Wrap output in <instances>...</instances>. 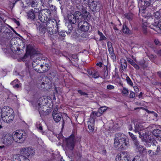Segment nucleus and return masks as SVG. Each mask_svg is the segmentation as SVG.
Wrapping results in <instances>:
<instances>
[{
	"label": "nucleus",
	"instance_id": "f257e3e1",
	"mask_svg": "<svg viewBox=\"0 0 161 161\" xmlns=\"http://www.w3.org/2000/svg\"><path fill=\"white\" fill-rule=\"evenodd\" d=\"M32 66L36 71L43 73L48 71L50 68L49 61L47 58L41 57L36 58L32 62Z\"/></svg>",
	"mask_w": 161,
	"mask_h": 161
},
{
	"label": "nucleus",
	"instance_id": "f03ea898",
	"mask_svg": "<svg viewBox=\"0 0 161 161\" xmlns=\"http://www.w3.org/2000/svg\"><path fill=\"white\" fill-rule=\"evenodd\" d=\"M144 124L143 123L140 121H132L128 128L129 130H133L136 133H138L139 138L142 140L147 141L148 136L144 130Z\"/></svg>",
	"mask_w": 161,
	"mask_h": 161
},
{
	"label": "nucleus",
	"instance_id": "7ed1b4c3",
	"mask_svg": "<svg viewBox=\"0 0 161 161\" xmlns=\"http://www.w3.org/2000/svg\"><path fill=\"white\" fill-rule=\"evenodd\" d=\"M126 136L124 134L118 133L115 135L114 146L116 148L119 147L120 149H125L129 145V141L126 139Z\"/></svg>",
	"mask_w": 161,
	"mask_h": 161
},
{
	"label": "nucleus",
	"instance_id": "20e7f679",
	"mask_svg": "<svg viewBox=\"0 0 161 161\" xmlns=\"http://www.w3.org/2000/svg\"><path fill=\"white\" fill-rule=\"evenodd\" d=\"M47 27V31L50 35L56 34L58 32V26L56 20L54 19L49 17L44 23Z\"/></svg>",
	"mask_w": 161,
	"mask_h": 161
},
{
	"label": "nucleus",
	"instance_id": "39448f33",
	"mask_svg": "<svg viewBox=\"0 0 161 161\" xmlns=\"http://www.w3.org/2000/svg\"><path fill=\"white\" fill-rule=\"evenodd\" d=\"M76 142V136L72 134L68 137L65 138L64 143L65 145L66 152H72L74 149Z\"/></svg>",
	"mask_w": 161,
	"mask_h": 161
},
{
	"label": "nucleus",
	"instance_id": "423d86ee",
	"mask_svg": "<svg viewBox=\"0 0 161 161\" xmlns=\"http://www.w3.org/2000/svg\"><path fill=\"white\" fill-rule=\"evenodd\" d=\"M1 117L4 122L8 123L13 121L14 115L12 109H7L5 108L2 109Z\"/></svg>",
	"mask_w": 161,
	"mask_h": 161
},
{
	"label": "nucleus",
	"instance_id": "0eeeda50",
	"mask_svg": "<svg viewBox=\"0 0 161 161\" xmlns=\"http://www.w3.org/2000/svg\"><path fill=\"white\" fill-rule=\"evenodd\" d=\"M14 141L19 143H23L26 138V134L25 132L16 131L13 135Z\"/></svg>",
	"mask_w": 161,
	"mask_h": 161
},
{
	"label": "nucleus",
	"instance_id": "6e6552de",
	"mask_svg": "<svg viewBox=\"0 0 161 161\" xmlns=\"http://www.w3.org/2000/svg\"><path fill=\"white\" fill-rule=\"evenodd\" d=\"M2 141L6 146V148H7L11 146L14 141L13 135H6L2 138Z\"/></svg>",
	"mask_w": 161,
	"mask_h": 161
},
{
	"label": "nucleus",
	"instance_id": "1a4fd4ad",
	"mask_svg": "<svg viewBox=\"0 0 161 161\" xmlns=\"http://www.w3.org/2000/svg\"><path fill=\"white\" fill-rule=\"evenodd\" d=\"M20 153L25 156L32 157L35 153L34 150L31 147H23L20 150Z\"/></svg>",
	"mask_w": 161,
	"mask_h": 161
},
{
	"label": "nucleus",
	"instance_id": "9d476101",
	"mask_svg": "<svg viewBox=\"0 0 161 161\" xmlns=\"http://www.w3.org/2000/svg\"><path fill=\"white\" fill-rule=\"evenodd\" d=\"M116 161H129L128 158L127 153L123 152L116 156Z\"/></svg>",
	"mask_w": 161,
	"mask_h": 161
},
{
	"label": "nucleus",
	"instance_id": "9b49d317",
	"mask_svg": "<svg viewBox=\"0 0 161 161\" xmlns=\"http://www.w3.org/2000/svg\"><path fill=\"white\" fill-rule=\"evenodd\" d=\"M36 53V50L30 44L27 46L25 57L28 55H30L31 56L33 55H35Z\"/></svg>",
	"mask_w": 161,
	"mask_h": 161
},
{
	"label": "nucleus",
	"instance_id": "f8f14e48",
	"mask_svg": "<svg viewBox=\"0 0 161 161\" xmlns=\"http://www.w3.org/2000/svg\"><path fill=\"white\" fill-rule=\"evenodd\" d=\"M31 7L34 8V9H33V10L35 13H38L41 11L38 1H32L31 3Z\"/></svg>",
	"mask_w": 161,
	"mask_h": 161
},
{
	"label": "nucleus",
	"instance_id": "ddd939ff",
	"mask_svg": "<svg viewBox=\"0 0 161 161\" xmlns=\"http://www.w3.org/2000/svg\"><path fill=\"white\" fill-rule=\"evenodd\" d=\"M74 15L75 16L76 22L78 23V26H79L81 25L82 21L83 20L81 13L79 11H76L74 13Z\"/></svg>",
	"mask_w": 161,
	"mask_h": 161
},
{
	"label": "nucleus",
	"instance_id": "4468645a",
	"mask_svg": "<svg viewBox=\"0 0 161 161\" xmlns=\"http://www.w3.org/2000/svg\"><path fill=\"white\" fill-rule=\"evenodd\" d=\"M95 121L94 118L91 115L88 121V128L91 132H92L94 130Z\"/></svg>",
	"mask_w": 161,
	"mask_h": 161
},
{
	"label": "nucleus",
	"instance_id": "2eb2a0df",
	"mask_svg": "<svg viewBox=\"0 0 161 161\" xmlns=\"http://www.w3.org/2000/svg\"><path fill=\"white\" fill-rule=\"evenodd\" d=\"M80 29L81 31L86 32L89 30V25L88 22L85 20L82 21L81 24L79 26Z\"/></svg>",
	"mask_w": 161,
	"mask_h": 161
},
{
	"label": "nucleus",
	"instance_id": "dca6fc26",
	"mask_svg": "<svg viewBox=\"0 0 161 161\" xmlns=\"http://www.w3.org/2000/svg\"><path fill=\"white\" fill-rule=\"evenodd\" d=\"M153 145L152 146L153 148L155 151V152L153 151V154L157 155L160 151V147L159 145L157 144V142H153Z\"/></svg>",
	"mask_w": 161,
	"mask_h": 161
},
{
	"label": "nucleus",
	"instance_id": "f3484780",
	"mask_svg": "<svg viewBox=\"0 0 161 161\" xmlns=\"http://www.w3.org/2000/svg\"><path fill=\"white\" fill-rule=\"evenodd\" d=\"M107 46L110 55L113 58H115V56L114 53V49L112 47L111 43L110 42H108Z\"/></svg>",
	"mask_w": 161,
	"mask_h": 161
},
{
	"label": "nucleus",
	"instance_id": "a211bd4d",
	"mask_svg": "<svg viewBox=\"0 0 161 161\" xmlns=\"http://www.w3.org/2000/svg\"><path fill=\"white\" fill-rule=\"evenodd\" d=\"M99 3L95 1H92L89 3V7L90 9L93 11L95 12L96 10L97 6Z\"/></svg>",
	"mask_w": 161,
	"mask_h": 161
},
{
	"label": "nucleus",
	"instance_id": "6ab92c4d",
	"mask_svg": "<svg viewBox=\"0 0 161 161\" xmlns=\"http://www.w3.org/2000/svg\"><path fill=\"white\" fill-rule=\"evenodd\" d=\"M53 117L54 120L56 123L58 122L61 119L62 115L60 113L53 114Z\"/></svg>",
	"mask_w": 161,
	"mask_h": 161
},
{
	"label": "nucleus",
	"instance_id": "aec40b11",
	"mask_svg": "<svg viewBox=\"0 0 161 161\" xmlns=\"http://www.w3.org/2000/svg\"><path fill=\"white\" fill-rule=\"evenodd\" d=\"M35 12L31 9L27 12V17L28 19L32 20H34L35 18Z\"/></svg>",
	"mask_w": 161,
	"mask_h": 161
},
{
	"label": "nucleus",
	"instance_id": "412c9836",
	"mask_svg": "<svg viewBox=\"0 0 161 161\" xmlns=\"http://www.w3.org/2000/svg\"><path fill=\"white\" fill-rule=\"evenodd\" d=\"M38 13V19L42 22L45 23L47 20L48 18L45 15L42 13L41 12Z\"/></svg>",
	"mask_w": 161,
	"mask_h": 161
},
{
	"label": "nucleus",
	"instance_id": "4be33fe9",
	"mask_svg": "<svg viewBox=\"0 0 161 161\" xmlns=\"http://www.w3.org/2000/svg\"><path fill=\"white\" fill-rule=\"evenodd\" d=\"M161 20H160L159 22H158L157 25L156 23L153 24V25H154V27H152L151 26H150L151 28L154 31L158 32L159 30H161Z\"/></svg>",
	"mask_w": 161,
	"mask_h": 161
},
{
	"label": "nucleus",
	"instance_id": "5701e85b",
	"mask_svg": "<svg viewBox=\"0 0 161 161\" xmlns=\"http://www.w3.org/2000/svg\"><path fill=\"white\" fill-rule=\"evenodd\" d=\"M121 65L122 69L123 70H126L127 68V62L125 59L121 58L120 60Z\"/></svg>",
	"mask_w": 161,
	"mask_h": 161
},
{
	"label": "nucleus",
	"instance_id": "b1692460",
	"mask_svg": "<svg viewBox=\"0 0 161 161\" xmlns=\"http://www.w3.org/2000/svg\"><path fill=\"white\" fill-rule=\"evenodd\" d=\"M68 17L69 21L71 23L74 24L76 22V20L75 19V16L74 14H73L71 13L69 14Z\"/></svg>",
	"mask_w": 161,
	"mask_h": 161
},
{
	"label": "nucleus",
	"instance_id": "393cba45",
	"mask_svg": "<svg viewBox=\"0 0 161 161\" xmlns=\"http://www.w3.org/2000/svg\"><path fill=\"white\" fill-rule=\"evenodd\" d=\"M40 12L47 18L51 16V12L48 9H43L41 10Z\"/></svg>",
	"mask_w": 161,
	"mask_h": 161
},
{
	"label": "nucleus",
	"instance_id": "a878e982",
	"mask_svg": "<svg viewBox=\"0 0 161 161\" xmlns=\"http://www.w3.org/2000/svg\"><path fill=\"white\" fill-rule=\"evenodd\" d=\"M14 41H16V40H15L14 39H12L10 42V44H11V49L13 53L16 52L15 48L17 49V50L19 51L20 50L19 48L17 47L15 45H13V42L14 43H15V42H14Z\"/></svg>",
	"mask_w": 161,
	"mask_h": 161
},
{
	"label": "nucleus",
	"instance_id": "bb28decb",
	"mask_svg": "<svg viewBox=\"0 0 161 161\" xmlns=\"http://www.w3.org/2000/svg\"><path fill=\"white\" fill-rule=\"evenodd\" d=\"M138 64L141 67L144 69L146 68L147 66V64L146 63L145 60L144 59L140 60L138 62Z\"/></svg>",
	"mask_w": 161,
	"mask_h": 161
},
{
	"label": "nucleus",
	"instance_id": "cd10ccee",
	"mask_svg": "<svg viewBox=\"0 0 161 161\" xmlns=\"http://www.w3.org/2000/svg\"><path fill=\"white\" fill-rule=\"evenodd\" d=\"M82 16L83 17L84 19L85 20H88L90 18V13L86 10L84 11Z\"/></svg>",
	"mask_w": 161,
	"mask_h": 161
},
{
	"label": "nucleus",
	"instance_id": "c85d7f7f",
	"mask_svg": "<svg viewBox=\"0 0 161 161\" xmlns=\"http://www.w3.org/2000/svg\"><path fill=\"white\" fill-rule=\"evenodd\" d=\"M39 31L42 33H45L47 30V27L45 24L44 23L43 24H41L39 27Z\"/></svg>",
	"mask_w": 161,
	"mask_h": 161
},
{
	"label": "nucleus",
	"instance_id": "c756f323",
	"mask_svg": "<svg viewBox=\"0 0 161 161\" xmlns=\"http://www.w3.org/2000/svg\"><path fill=\"white\" fill-rule=\"evenodd\" d=\"M122 31L123 33L126 34H130L131 33V31H130L126 25H125L123 26Z\"/></svg>",
	"mask_w": 161,
	"mask_h": 161
},
{
	"label": "nucleus",
	"instance_id": "7c9ffc66",
	"mask_svg": "<svg viewBox=\"0 0 161 161\" xmlns=\"http://www.w3.org/2000/svg\"><path fill=\"white\" fill-rule=\"evenodd\" d=\"M102 114L100 112H99V111L98 110V111L97 112L95 111H92L90 116L92 115V117L95 119V117H99Z\"/></svg>",
	"mask_w": 161,
	"mask_h": 161
},
{
	"label": "nucleus",
	"instance_id": "2f4dec72",
	"mask_svg": "<svg viewBox=\"0 0 161 161\" xmlns=\"http://www.w3.org/2000/svg\"><path fill=\"white\" fill-rule=\"evenodd\" d=\"M19 161H30L29 159L27 158V157H25V156L21 154L19 155Z\"/></svg>",
	"mask_w": 161,
	"mask_h": 161
},
{
	"label": "nucleus",
	"instance_id": "473e14b6",
	"mask_svg": "<svg viewBox=\"0 0 161 161\" xmlns=\"http://www.w3.org/2000/svg\"><path fill=\"white\" fill-rule=\"evenodd\" d=\"M125 18H127L129 21L131 20L133 18V15L132 13H126L124 14Z\"/></svg>",
	"mask_w": 161,
	"mask_h": 161
},
{
	"label": "nucleus",
	"instance_id": "72a5a7b5",
	"mask_svg": "<svg viewBox=\"0 0 161 161\" xmlns=\"http://www.w3.org/2000/svg\"><path fill=\"white\" fill-rule=\"evenodd\" d=\"M1 14L0 13V32H3V30L4 28V26L3 25V22L2 21L3 19L1 16Z\"/></svg>",
	"mask_w": 161,
	"mask_h": 161
},
{
	"label": "nucleus",
	"instance_id": "f704fd0d",
	"mask_svg": "<svg viewBox=\"0 0 161 161\" xmlns=\"http://www.w3.org/2000/svg\"><path fill=\"white\" fill-rule=\"evenodd\" d=\"M36 127L38 130L41 132H42V128L41 124L40 123H37L36 125Z\"/></svg>",
	"mask_w": 161,
	"mask_h": 161
},
{
	"label": "nucleus",
	"instance_id": "c9c22d12",
	"mask_svg": "<svg viewBox=\"0 0 161 161\" xmlns=\"http://www.w3.org/2000/svg\"><path fill=\"white\" fill-rule=\"evenodd\" d=\"M160 133V130L157 129H155L153 131V134L154 136L156 137H157L159 136Z\"/></svg>",
	"mask_w": 161,
	"mask_h": 161
},
{
	"label": "nucleus",
	"instance_id": "e433bc0d",
	"mask_svg": "<svg viewBox=\"0 0 161 161\" xmlns=\"http://www.w3.org/2000/svg\"><path fill=\"white\" fill-rule=\"evenodd\" d=\"M98 35L100 36V40H104L106 39V37L103 34L102 32H100L99 31H98Z\"/></svg>",
	"mask_w": 161,
	"mask_h": 161
},
{
	"label": "nucleus",
	"instance_id": "4c0bfd02",
	"mask_svg": "<svg viewBox=\"0 0 161 161\" xmlns=\"http://www.w3.org/2000/svg\"><path fill=\"white\" fill-rule=\"evenodd\" d=\"M126 80L127 83L131 86H133V83L131 80L129 76H127L126 77Z\"/></svg>",
	"mask_w": 161,
	"mask_h": 161
},
{
	"label": "nucleus",
	"instance_id": "58836bf2",
	"mask_svg": "<svg viewBox=\"0 0 161 161\" xmlns=\"http://www.w3.org/2000/svg\"><path fill=\"white\" fill-rule=\"evenodd\" d=\"M145 10L144 9H142L141 8H140L139 9V15H140V14H141V15H142V16L146 17V15L145 14Z\"/></svg>",
	"mask_w": 161,
	"mask_h": 161
},
{
	"label": "nucleus",
	"instance_id": "ea45409f",
	"mask_svg": "<svg viewBox=\"0 0 161 161\" xmlns=\"http://www.w3.org/2000/svg\"><path fill=\"white\" fill-rule=\"evenodd\" d=\"M122 92V93L125 95H127L129 93L128 90L125 87L123 88Z\"/></svg>",
	"mask_w": 161,
	"mask_h": 161
},
{
	"label": "nucleus",
	"instance_id": "a19ab883",
	"mask_svg": "<svg viewBox=\"0 0 161 161\" xmlns=\"http://www.w3.org/2000/svg\"><path fill=\"white\" fill-rule=\"evenodd\" d=\"M78 92L81 95L85 96L86 97L88 96V94L86 93L85 92L82 91L81 90H78Z\"/></svg>",
	"mask_w": 161,
	"mask_h": 161
},
{
	"label": "nucleus",
	"instance_id": "79ce46f5",
	"mask_svg": "<svg viewBox=\"0 0 161 161\" xmlns=\"http://www.w3.org/2000/svg\"><path fill=\"white\" fill-rule=\"evenodd\" d=\"M136 149L140 153H143L144 148L141 145L140 146H139V147H137Z\"/></svg>",
	"mask_w": 161,
	"mask_h": 161
},
{
	"label": "nucleus",
	"instance_id": "37998d69",
	"mask_svg": "<svg viewBox=\"0 0 161 161\" xmlns=\"http://www.w3.org/2000/svg\"><path fill=\"white\" fill-rule=\"evenodd\" d=\"M145 3V5L146 6H147L148 7L150 5H151V3H152V0H145L144 1Z\"/></svg>",
	"mask_w": 161,
	"mask_h": 161
},
{
	"label": "nucleus",
	"instance_id": "c03bdc74",
	"mask_svg": "<svg viewBox=\"0 0 161 161\" xmlns=\"http://www.w3.org/2000/svg\"><path fill=\"white\" fill-rule=\"evenodd\" d=\"M106 109L105 107H103L100 108L98 109V110L99 111V112H100L102 114Z\"/></svg>",
	"mask_w": 161,
	"mask_h": 161
},
{
	"label": "nucleus",
	"instance_id": "a18cd8bd",
	"mask_svg": "<svg viewBox=\"0 0 161 161\" xmlns=\"http://www.w3.org/2000/svg\"><path fill=\"white\" fill-rule=\"evenodd\" d=\"M129 134L130 136L134 141L136 140V139H137V138L132 133L130 132H129Z\"/></svg>",
	"mask_w": 161,
	"mask_h": 161
},
{
	"label": "nucleus",
	"instance_id": "49530a36",
	"mask_svg": "<svg viewBox=\"0 0 161 161\" xmlns=\"http://www.w3.org/2000/svg\"><path fill=\"white\" fill-rule=\"evenodd\" d=\"M135 97V94L134 92H133L130 91L129 95V97L130 98H133Z\"/></svg>",
	"mask_w": 161,
	"mask_h": 161
},
{
	"label": "nucleus",
	"instance_id": "de8ad7c7",
	"mask_svg": "<svg viewBox=\"0 0 161 161\" xmlns=\"http://www.w3.org/2000/svg\"><path fill=\"white\" fill-rule=\"evenodd\" d=\"M127 60L131 65L135 63L134 61L130 58H127Z\"/></svg>",
	"mask_w": 161,
	"mask_h": 161
},
{
	"label": "nucleus",
	"instance_id": "09e8293b",
	"mask_svg": "<svg viewBox=\"0 0 161 161\" xmlns=\"http://www.w3.org/2000/svg\"><path fill=\"white\" fill-rule=\"evenodd\" d=\"M92 77L94 78H97L98 77V75L97 72H93V74L92 75Z\"/></svg>",
	"mask_w": 161,
	"mask_h": 161
},
{
	"label": "nucleus",
	"instance_id": "8fccbe9b",
	"mask_svg": "<svg viewBox=\"0 0 161 161\" xmlns=\"http://www.w3.org/2000/svg\"><path fill=\"white\" fill-rule=\"evenodd\" d=\"M134 144L136 147V149L137 147H138L139 146H141V145L139 144L137 140V139H136V140H134Z\"/></svg>",
	"mask_w": 161,
	"mask_h": 161
},
{
	"label": "nucleus",
	"instance_id": "3c124183",
	"mask_svg": "<svg viewBox=\"0 0 161 161\" xmlns=\"http://www.w3.org/2000/svg\"><path fill=\"white\" fill-rule=\"evenodd\" d=\"M154 16L155 18L157 19H159V18L160 17V14L158 12H157L155 13Z\"/></svg>",
	"mask_w": 161,
	"mask_h": 161
},
{
	"label": "nucleus",
	"instance_id": "603ef678",
	"mask_svg": "<svg viewBox=\"0 0 161 161\" xmlns=\"http://www.w3.org/2000/svg\"><path fill=\"white\" fill-rule=\"evenodd\" d=\"M132 65L136 69L138 70L140 69L139 66L136 64L135 63H133Z\"/></svg>",
	"mask_w": 161,
	"mask_h": 161
},
{
	"label": "nucleus",
	"instance_id": "864d4df0",
	"mask_svg": "<svg viewBox=\"0 0 161 161\" xmlns=\"http://www.w3.org/2000/svg\"><path fill=\"white\" fill-rule=\"evenodd\" d=\"M143 32L144 34L146 35L147 33V27L146 26L143 27Z\"/></svg>",
	"mask_w": 161,
	"mask_h": 161
},
{
	"label": "nucleus",
	"instance_id": "5fc2aeb1",
	"mask_svg": "<svg viewBox=\"0 0 161 161\" xmlns=\"http://www.w3.org/2000/svg\"><path fill=\"white\" fill-rule=\"evenodd\" d=\"M107 88L109 90H111L114 88V86L110 85H108L107 86Z\"/></svg>",
	"mask_w": 161,
	"mask_h": 161
},
{
	"label": "nucleus",
	"instance_id": "6e6d98bb",
	"mask_svg": "<svg viewBox=\"0 0 161 161\" xmlns=\"http://www.w3.org/2000/svg\"><path fill=\"white\" fill-rule=\"evenodd\" d=\"M18 83V79H15L13 81L11 82V84L13 86L14 85H15V84H16V83Z\"/></svg>",
	"mask_w": 161,
	"mask_h": 161
},
{
	"label": "nucleus",
	"instance_id": "4d7b16f0",
	"mask_svg": "<svg viewBox=\"0 0 161 161\" xmlns=\"http://www.w3.org/2000/svg\"><path fill=\"white\" fill-rule=\"evenodd\" d=\"M88 0H77L81 4H83V3L85 2L86 1L87 2Z\"/></svg>",
	"mask_w": 161,
	"mask_h": 161
},
{
	"label": "nucleus",
	"instance_id": "13d9d810",
	"mask_svg": "<svg viewBox=\"0 0 161 161\" xmlns=\"http://www.w3.org/2000/svg\"><path fill=\"white\" fill-rule=\"evenodd\" d=\"M58 111V108L57 107L54 108V109L53 110V113H58L57 112V111Z\"/></svg>",
	"mask_w": 161,
	"mask_h": 161
},
{
	"label": "nucleus",
	"instance_id": "bf43d9fd",
	"mask_svg": "<svg viewBox=\"0 0 161 161\" xmlns=\"http://www.w3.org/2000/svg\"><path fill=\"white\" fill-rule=\"evenodd\" d=\"M59 34L60 36H65V33L64 32H59Z\"/></svg>",
	"mask_w": 161,
	"mask_h": 161
},
{
	"label": "nucleus",
	"instance_id": "052dcab7",
	"mask_svg": "<svg viewBox=\"0 0 161 161\" xmlns=\"http://www.w3.org/2000/svg\"><path fill=\"white\" fill-rule=\"evenodd\" d=\"M113 28L114 30H116L117 31V33H118L119 34V33L120 31L116 26H114Z\"/></svg>",
	"mask_w": 161,
	"mask_h": 161
},
{
	"label": "nucleus",
	"instance_id": "680f3d73",
	"mask_svg": "<svg viewBox=\"0 0 161 161\" xmlns=\"http://www.w3.org/2000/svg\"><path fill=\"white\" fill-rule=\"evenodd\" d=\"M151 152H152V150H149L148 151V153L149 154V155L150 156H152L153 155H154V154H153V152H152V153Z\"/></svg>",
	"mask_w": 161,
	"mask_h": 161
},
{
	"label": "nucleus",
	"instance_id": "e2e57ef3",
	"mask_svg": "<svg viewBox=\"0 0 161 161\" xmlns=\"http://www.w3.org/2000/svg\"><path fill=\"white\" fill-rule=\"evenodd\" d=\"M154 43L156 45H158L160 43L158 40L157 39H155L154 40Z\"/></svg>",
	"mask_w": 161,
	"mask_h": 161
},
{
	"label": "nucleus",
	"instance_id": "0e129e2a",
	"mask_svg": "<svg viewBox=\"0 0 161 161\" xmlns=\"http://www.w3.org/2000/svg\"><path fill=\"white\" fill-rule=\"evenodd\" d=\"M13 86V87L14 88H18L19 87V85L18 84V83L15 84Z\"/></svg>",
	"mask_w": 161,
	"mask_h": 161
},
{
	"label": "nucleus",
	"instance_id": "69168bd1",
	"mask_svg": "<svg viewBox=\"0 0 161 161\" xmlns=\"http://www.w3.org/2000/svg\"><path fill=\"white\" fill-rule=\"evenodd\" d=\"M14 101L15 103H18V101L17 99V96L16 95L15 96V98H14Z\"/></svg>",
	"mask_w": 161,
	"mask_h": 161
},
{
	"label": "nucleus",
	"instance_id": "338daca9",
	"mask_svg": "<svg viewBox=\"0 0 161 161\" xmlns=\"http://www.w3.org/2000/svg\"><path fill=\"white\" fill-rule=\"evenodd\" d=\"M45 83L44 82H42L41 84V88H45Z\"/></svg>",
	"mask_w": 161,
	"mask_h": 161
},
{
	"label": "nucleus",
	"instance_id": "774afa93",
	"mask_svg": "<svg viewBox=\"0 0 161 161\" xmlns=\"http://www.w3.org/2000/svg\"><path fill=\"white\" fill-rule=\"evenodd\" d=\"M134 88L135 91L136 92H137L139 91V89L137 86H134Z\"/></svg>",
	"mask_w": 161,
	"mask_h": 161
}]
</instances>
